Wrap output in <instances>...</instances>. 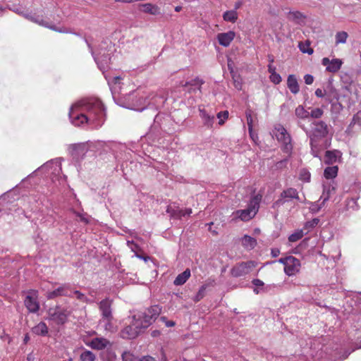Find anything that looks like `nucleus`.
Instances as JSON below:
<instances>
[{
  "label": "nucleus",
  "mask_w": 361,
  "mask_h": 361,
  "mask_svg": "<svg viewBox=\"0 0 361 361\" xmlns=\"http://www.w3.org/2000/svg\"><path fill=\"white\" fill-rule=\"evenodd\" d=\"M69 117L72 123L76 126L90 123L98 128L106 120V111L100 99L88 98L73 105L69 111Z\"/></svg>",
  "instance_id": "f257e3e1"
},
{
  "label": "nucleus",
  "mask_w": 361,
  "mask_h": 361,
  "mask_svg": "<svg viewBox=\"0 0 361 361\" xmlns=\"http://www.w3.org/2000/svg\"><path fill=\"white\" fill-rule=\"evenodd\" d=\"M161 312V307L152 305L143 312H137L128 317L126 326L121 331V337L124 339H133L147 329Z\"/></svg>",
  "instance_id": "f03ea898"
},
{
  "label": "nucleus",
  "mask_w": 361,
  "mask_h": 361,
  "mask_svg": "<svg viewBox=\"0 0 361 361\" xmlns=\"http://www.w3.org/2000/svg\"><path fill=\"white\" fill-rule=\"evenodd\" d=\"M261 200V195H255L250 200L247 209L237 210L234 214L243 221H250L254 218L258 212Z\"/></svg>",
  "instance_id": "7ed1b4c3"
},
{
  "label": "nucleus",
  "mask_w": 361,
  "mask_h": 361,
  "mask_svg": "<svg viewBox=\"0 0 361 361\" xmlns=\"http://www.w3.org/2000/svg\"><path fill=\"white\" fill-rule=\"evenodd\" d=\"M273 133L276 140L281 143V150L290 155L293 150L291 137L287 130L281 124H276L274 126Z\"/></svg>",
  "instance_id": "20e7f679"
},
{
  "label": "nucleus",
  "mask_w": 361,
  "mask_h": 361,
  "mask_svg": "<svg viewBox=\"0 0 361 361\" xmlns=\"http://www.w3.org/2000/svg\"><path fill=\"white\" fill-rule=\"evenodd\" d=\"M257 262L254 260H248L236 263L230 270L233 277L238 278L249 274L256 267Z\"/></svg>",
  "instance_id": "39448f33"
},
{
  "label": "nucleus",
  "mask_w": 361,
  "mask_h": 361,
  "mask_svg": "<svg viewBox=\"0 0 361 361\" xmlns=\"http://www.w3.org/2000/svg\"><path fill=\"white\" fill-rule=\"evenodd\" d=\"M47 314L48 319L54 322L58 325H63L67 322L70 312L59 305H56L49 308Z\"/></svg>",
  "instance_id": "423d86ee"
},
{
  "label": "nucleus",
  "mask_w": 361,
  "mask_h": 361,
  "mask_svg": "<svg viewBox=\"0 0 361 361\" xmlns=\"http://www.w3.org/2000/svg\"><path fill=\"white\" fill-rule=\"evenodd\" d=\"M312 126L310 145L312 147H313L314 142L327 136L329 134V126L326 123L323 121H314L312 123Z\"/></svg>",
  "instance_id": "0eeeda50"
},
{
  "label": "nucleus",
  "mask_w": 361,
  "mask_h": 361,
  "mask_svg": "<svg viewBox=\"0 0 361 361\" xmlns=\"http://www.w3.org/2000/svg\"><path fill=\"white\" fill-rule=\"evenodd\" d=\"M292 200H300L298 192L295 188H288L281 192L279 199L273 203L272 208L278 209L286 202L291 201Z\"/></svg>",
  "instance_id": "6e6552de"
},
{
  "label": "nucleus",
  "mask_w": 361,
  "mask_h": 361,
  "mask_svg": "<svg viewBox=\"0 0 361 361\" xmlns=\"http://www.w3.org/2000/svg\"><path fill=\"white\" fill-rule=\"evenodd\" d=\"M279 262L284 265V272L289 276L295 275L300 269V262L293 256L280 258Z\"/></svg>",
  "instance_id": "1a4fd4ad"
},
{
  "label": "nucleus",
  "mask_w": 361,
  "mask_h": 361,
  "mask_svg": "<svg viewBox=\"0 0 361 361\" xmlns=\"http://www.w3.org/2000/svg\"><path fill=\"white\" fill-rule=\"evenodd\" d=\"M27 310L32 313H36L39 310V304L37 301V295L36 291L30 292L25 298L24 301Z\"/></svg>",
  "instance_id": "9d476101"
},
{
  "label": "nucleus",
  "mask_w": 361,
  "mask_h": 361,
  "mask_svg": "<svg viewBox=\"0 0 361 361\" xmlns=\"http://www.w3.org/2000/svg\"><path fill=\"white\" fill-rule=\"evenodd\" d=\"M71 286L67 284H63L56 290L47 293V298L49 300L54 299L58 296H67L73 297Z\"/></svg>",
  "instance_id": "9b49d317"
},
{
  "label": "nucleus",
  "mask_w": 361,
  "mask_h": 361,
  "mask_svg": "<svg viewBox=\"0 0 361 361\" xmlns=\"http://www.w3.org/2000/svg\"><path fill=\"white\" fill-rule=\"evenodd\" d=\"M322 64L326 66V71L329 73H336L339 71L342 65V61L339 59L329 60V58H323Z\"/></svg>",
  "instance_id": "f8f14e48"
},
{
  "label": "nucleus",
  "mask_w": 361,
  "mask_h": 361,
  "mask_svg": "<svg viewBox=\"0 0 361 361\" xmlns=\"http://www.w3.org/2000/svg\"><path fill=\"white\" fill-rule=\"evenodd\" d=\"M87 345L90 346L91 348L97 350H104L106 347L111 345L110 341L108 339L102 337H97L93 338Z\"/></svg>",
  "instance_id": "ddd939ff"
},
{
  "label": "nucleus",
  "mask_w": 361,
  "mask_h": 361,
  "mask_svg": "<svg viewBox=\"0 0 361 361\" xmlns=\"http://www.w3.org/2000/svg\"><path fill=\"white\" fill-rule=\"evenodd\" d=\"M235 37V32L228 31L227 32L219 33L216 37L219 44H221L223 47H227L231 44V42L234 39Z\"/></svg>",
  "instance_id": "4468645a"
},
{
  "label": "nucleus",
  "mask_w": 361,
  "mask_h": 361,
  "mask_svg": "<svg viewBox=\"0 0 361 361\" xmlns=\"http://www.w3.org/2000/svg\"><path fill=\"white\" fill-rule=\"evenodd\" d=\"M111 306V301L108 298L102 300L99 302V308L102 312V318H113Z\"/></svg>",
  "instance_id": "2eb2a0df"
},
{
  "label": "nucleus",
  "mask_w": 361,
  "mask_h": 361,
  "mask_svg": "<svg viewBox=\"0 0 361 361\" xmlns=\"http://www.w3.org/2000/svg\"><path fill=\"white\" fill-rule=\"evenodd\" d=\"M214 285L215 281L209 279L204 284H203L200 288L198 292L197 293L196 295L194 298V301L197 302L201 300L205 295L207 288L209 286H214Z\"/></svg>",
  "instance_id": "dca6fc26"
},
{
  "label": "nucleus",
  "mask_w": 361,
  "mask_h": 361,
  "mask_svg": "<svg viewBox=\"0 0 361 361\" xmlns=\"http://www.w3.org/2000/svg\"><path fill=\"white\" fill-rule=\"evenodd\" d=\"M287 86L290 91L296 94L300 91L298 80L294 75H289L287 79Z\"/></svg>",
  "instance_id": "f3484780"
},
{
  "label": "nucleus",
  "mask_w": 361,
  "mask_h": 361,
  "mask_svg": "<svg viewBox=\"0 0 361 361\" xmlns=\"http://www.w3.org/2000/svg\"><path fill=\"white\" fill-rule=\"evenodd\" d=\"M32 332L37 336H45L48 334L49 329L44 322H40L32 329Z\"/></svg>",
  "instance_id": "a211bd4d"
},
{
  "label": "nucleus",
  "mask_w": 361,
  "mask_h": 361,
  "mask_svg": "<svg viewBox=\"0 0 361 361\" xmlns=\"http://www.w3.org/2000/svg\"><path fill=\"white\" fill-rule=\"evenodd\" d=\"M190 269H186L183 272L178 274L175 279L173 283L176 286H181L183 285L190 277Z\"/></svg>",
  "instance_id": "6ab92c4d"
},
{
  "label": "nucleus",
  "mask_w": 361,
  "mask_h": 361,
  "mask_svg": "<svg viewBox=\"0 0 361 361\" xmlns=\"http://www.w3.org/2000/svg\"><path fill=\"white\" fill-rule=\"evenodd\" d=\"M242 245L247 250H252L257 245V240L255 238L245 235L242 238Z\"/></svg>",
  "instance_id": "aec40b11"
},
{
  "label": "nucleus",
  "mask_w": 361,
  "mask_h": 361,
  "mask_svg": "<svg viewBox=\"0 0 361 361\" xmlns=\"http://www.w3.org/2000/svg\"><path fill=\"white\" fill-rule=\"evenodd\" d=\"M142 11L144 13H149L152 15H159L160 13V8L154 4H152L149 3L144 4L141 5Z\"/></svg>",
  "instance_id": "412c9836"
},
{
  "label": "nucleus",
  "mask_w": 361,
  "mask_h": 361,
  "mask_svg": "<svg viewBox=\"0 0 361 361\" xmlns=\"http://www.w3.org/2000/svg\"><path fill=\"white\" fill-rule=\"evenodd\" d=\"M238 18V12L235 10L226 11L223 14V19L226 22L234 23Z\"/></svg>",
  "instance_id": "4be33fe9"
},
{
  "label": "nucleus",
  "mask_w": 361,
  "mask_h": 361,
  "mask_svg": "<svg viewBox=\"0 0 361 361\" xmlns=\"http://www.w3.org/2000/svg\"><path fill=\"white\" fill-rule=\"evenodd\" d=\"M24 17L26 19H27V20H30V21H32V22H33L35 23H37V24H38L39 25L49 27V28H50V29H51L53 30H56V29L54 26H49L48 23L46 21H44L43 19H39V18H36L35 16H31L30 14H25V15H24Z\"/></svg>",
  "instance_id": "5701e85b"
},
{
  "label": "nucleus",
  "mask_w": 361,
  "mask_h": 361,
  "mask_svg": "<svg viewBox=\"0 0 361 361\" xmlns=\"http://www.w3.org/2000/svg\"><path fill=\"white\" fill-rule=\"evenodd\" d=\"M200 116L204 120V124L209 128H212L214 121V116L209 115L204 110H200Z\"/></svg>",
  "instance_id": "b1692460"
},
{
  "label": "nucleus",
  "mask_w": 361,
  "mask_h": 361,
  "mask_svg": "<svg viewBox=\"0 0 361 361\" xmlns=\"http://www.w3.org/2000/svg\"><path fill=\"white\" fill-rule=\"evenodd\" d=\"M338 168L336 166H328L324 169V176L326 179L334 178L338 174Z\"/></svg>",
  "instance_id": "393cba45"
},
{
  "label": "nucleus",
  "mask_w": 361,
  "mask_h": 361,
  "mask_svg": "<svg viewBox=\"0 0 361 361\" xmlns=\"http://www.w3.org/2000/svg\"><path fill=\"white\" fill-rule=\"evenodd\" d=\"M288 18L289 20L294 21L295 23H300V20L305 18V16L300 11H290Z\"/></svg>",
  "instance_id": "a878e982"
},
{
  "label": "nucleus",
  "mask_w": 361,
  "mask_h": 361,
  "mask_svg": "<svg viewBox=\"0 0 361 361\" xmlns=\"http://www.w3.org/2000/svg\"><path fill=\"white\" fill-rule=\"evenodd\" d=\"M72 153L75 156L84 154L87 152L86 145L84 143L75 144L72 146Z\"/></svg>",
  "instance_id": "bb28decb"
},
{
  "label": "nucleus",
  "mask_w": 361,
  "mask_h": 361,
  "mask_svg": "<svg viewBox=\"0 0 361 361\" xmlns=\"http://www.w3.org/2000/svg\"><path fill=\"white\" fill-rule=\"evenodd\" d=\"M228 68L230 69V73L231 75V77L233 80L234 86L236 89L240 90L242 87V82L241 79L239 75H238L232 68L230 67V65L228 64Z\"/></svg>",
  "instance_id": "cd10ccee"
},
{
  "label": "nucleus",
  "mask_w": 361,
  "mask_h": 361,
  "mask_svg": "<svg viewBox=\"0 0 361 361\" xmlns=\"http://www.w3.org/2000/svg\"><path fill=\"white\" fill-rule=\"evenodd\" d=\"M295 114L297 117L301 119H305L310 117V112L306 110L302 105H299L296 107Z\"/></svg>",
  "instance_id": "c85d7f7f"
},
{
  "label": "nucleus",
  "mask_w": 361,
  "mask_h": 361,
  "mask_svg": "<svg viewBox=\"0 0 361 361\" xmlns=\"http://www.w3.org/2000/svg\"><path fill=\"white\" fill-rule=\"evenodd\" d=\"M114 319V317L113 318H102L100 319V323H104V329L106 331H109V332H114L116 331V329L112 323V321Z\"/></svg>",
  "instance_id": "c756f323"
},
{
  "label": "nucleus",
  "mask_w": 361,
  "mask_h": 361,
  "mask_svg": "<svg viewBox=\"0 0 361 361\" xmlns=\"http://www.w3.org/2000/svg\"><path fill=\"white\" fill-rule=\"evenodd\" d=\"M298 47L302 53H307L309 55L313 54L314 50L310 47V42L309 40L305 41V42H300L298 44Z\"/></svg>",
  "instance_id": "7c9ffc66"
},
{
  "label": "nucleus",
  "mask_w": 361,
  "mask_h": 361,
  "mask_svg": "<svg viewBox=\"0 0 361 361\" xmlns=\"http://www.w3.org/2000/svg\"><path fill=\"white\" fill-rule=\"evenodd\" d=\"M81 361H95L96 356L90 350H85L82 352L80 356Z\"/></svg>",
  "instance_id": "2f4dec72"
},
{
  "label": "nucleus",
  "mask_w": 361,
  "mask_h": 361,
  "mask_svg": "<svg viewBox=\"0 0 361 361\" xmlns=\"http://www.w3.org/2000/svg\"><path fill=\"white\" fill-rule=\"evenodd\" d=\"M337 155L335 151H326L325 152V163L331 164L336 161Z\"/></svg>",
  "instance_id": "473e14b6"
},
{
  "label": "nucleus",
  "mask_w": 361,
  "mask_h": 361,
  "mask_svg": "<svg viewBox=\"0 0 361 361\" xmlns=\"http://www.w3.org/2000/svg\"><path fill=\"white\" fill-rule=\"evenodd\" d=\"M335 192V188L334 186L331 187L330 185L326 188L324 187L323 194L321 196V198L323 199L322 204H324L326 201H327L330 196L331 192Z\"/></svg>",
  "instance_id": "72a5a7b5"
},
{
  "label": "nucleus",
  "mask_w": 361,
  "mask_h": 361,
  "mask_svg": "<svg viewBox=\"0 0 361 361\" xmlns=\"http://www.w3.org/2000/svg\"><path fill=\"white\" fill-rule=\"evenodd\" d=\"M304 236V232L302 230H298L288 237V240L290 243H295L300 240Z\"/></svg>",
  "instance_id": "f704fd0d"
},
{
  "label": "nucleus",
  "mask_w": 361,
  "mask_h": 361,
  "mask_svg": "<svg viewBox=\"0 0 361 361\" xmlns=\"http://www.w3.org/2000/svg\"><path fill=\"white\" fill-rule=\"evenodd\" d=\"M204 83V81L199 78H195V79L191 80L190 81L185 82L184 84H182L183 87H188V86H196L198 85V90H201V86Z\"/></svg>",
  "instance_id": "c9c22d12"
},
{
  "label": "nucleus",
  "mask_w": 361,
  "mask_h": 361,
  "mask_svg": "<svg viewBox=\"0 0 361 361\" xmlns=\"http://www.w3.org/2000/svg\"><path fill=\"white\" fill-rule=\"evenodd\" d=\"M324 114V111L321 108H314L312 109L310 112V116L314 119H319L322 118Z\"/></svg>",
  "instance_id": "e433bc0d"
},
{
  "label": "nucleus",
  "mask_w": 361,
  "mask_h": 361,
  "mask_svg": "<svg viewBox=\"0 0 361 361\" xmlns=\"http://www.w3.org/2000/svg\"><path fill=\"white\" fill-rule=\"evenodd\" d=\"M355 125H357L361 127V110L358 111L355 114L353 115L349 127H353Z\"/></svg>",
  "instance_id": "4c0bfd02"
},
{
  "label": "nucleus",
  "mask_w": 361,
  "mask_h": 361,
  "mask_svg": "<svg viewBox=\"0 0 361 361\" xmlns=\"http://www.w3.org/2000/svg\"><path fill=\"white\" fill-rule=\"evenodd\" d=\"M347 37H348V34L346 32H344V31L338 32L336 35V44L345 43L346 42Z\"/></svg>",
  "instance_id": "58836bf2"
},
{
  "label": "nucleus",
  "mask_w": 361,
  "mask_h": 361,
  "mask_svg": "<svg viewBox=\"0 0 361 361\" xmlns=\"http://www.w3.org/2000/svg\"><path fill=\"white\" fill-rule=\"evenodd\" d=\"M128 244L129 247L131 249V250L135 253V256L136 257H137L139 258H142V257L139 255V254H138V252L140 250V248L139 247V246L136 243H135L133 242L128 241ZM147 258L148 257H143V259L145 261H147Z\"/></svg>",
  "instance_id": "ea45409f"
},
{
  "label": "nucleus",
  "mask_w": 361,
  "mask_h": 361,
  "mask_svg": "<svg viewBox=\"0 0 361 361\" xmlns=\"http://www.w3.org/2000/svg\"><path fill=\"white\" fill-rule=\"evenodd\" d=\"M121 357L123 361H137V357L129 351L123 352Z\"/></svg>",
  "instance_id": "a19ab883"
},
{
  "label": "nucleus",
  "mask_w": 361,
  "mask_h": 361,
  "mask_svg": "<svg viewBox=\"0 0 361 361\" xmlns=\"http://www.w3.org/2000/svg\"><path fill=\"white\" fill-rule=\"evenodd\" d=\"M217 117L219 119V124L222 126L224 123L225 120H226L228 118V111H220L217 114Z\"/></svg>",
  "instance_id": "79ce46f5"
},
{
  "label": "nucleus",
  "mask_w": 361,
  "mask_h": 361,
  "mask_svg": "<svg viewBox=\"0 0 361 361\" xmlns=\"http://www.w3.org/2000/svg\"><path fill=\"white\" fill-rule=\"evenodd\" d=\"M246 118H247V126H248L249 133H250V134H252L253 118H252L250 111L246 113Z\"/></svg>",
  "instance_id": "37998d69"
},
{
  "label": "nucleus",
  "mask_w": 361,
  "mask_h": 361,
  "mask_svg": "<svg viewBox=\"0 0 361 361\" xmlns=\"http://www.w3.org/2000/svg\"><path fill=\"white\" fill-rule=\"evenodd\" d=\"M310 173L305 169H303L300 173V179L304 181H310Z\"/></svg>",
  "instance_id": "c03bdc74"
},
{
  "label": "nucleus",
  "mask_w": 361,
  "mask_h": 361,
  "mask_svg": "<svg viewBox=\"0 0 361 361\" xmlns=\"http://www.w3.org/2000/svg\"><path fill=\"white\" fill-rule=\"evenodd\" d=\"M269 78L270 80L276 85L279 84L281 82V77L277 73H272V74L270 75Z\"/></svg>",
  "instance_id": "a18cd8bd"
},
{
  "label": "nucleus",
  "mask_w": 361,
  "mask_h": 361,
  "mask_svg": "<svg viewBox=\"0 0 361 361\" xmlns=\"http://www.w3.org/2000/svg\"><path fill=\"white\" fill-rule=\"evenodd\" d=\"M72 293L75 295V297L77 298L78 300H79L83 302H87V298L83 293H80V291L74 290Z\"/></svg>",
  "instance_id": "49530a36"
},
{
  "label": "nucleus",
  "mask_w": 361,
  "mask_h": 361,
  "mask_svg": "<svg viewBox=\"0 0 361 361\" xmlns=\"http://www.w3.org/2000/svg\"><path fill=\"white\" fill-rule=\"evenodd\" d=\"M166 212L169 214L172 217L178 219V210L173 209L171 207H168L166 209Z\"/></svg>",
  "instance_id": "de8ad7c7"
},
{
  "label": "nucleus",
  "mask_w": 361,
  "mask_h": 361,
  "mask_svg": "<svg viewBox=\"0 0 361 361\" xmlns=\"http://www.w3.org/2000/svg\"><path fill=\"white\" fill-rule=\"evenodd\" d=\"M305 82L307 85H312L314 82V77L312 75L306 74L304 76Z\"/></svg>",
  "instance_id": "09e8293b"
},
{
  "label": "nucleus",
  "mask_w": 361,
  "mask_h": 361,
  "mask_svg": "<svg viewBox=\"0 0 361 361\" xmlns=\"http://www.w3.org/2000/svg\"><path fill=\"white\" fill-rule=\"evenodd\" d=\"M286 163H287V159H285L283 160H281L280 161H278L276 164V167L278 169H281L283 167H286Z\"/></svg>",
  "instance_id": "8fccbe9b"
},
{
  "label": "nucleus",
  "mask_w": 361,
  "mask_h": 361,
  "mask_svg": "<svg viewBox=\"0 0 361 361\" xmlns=\"http://www.w3.org/2000/svg\"><path fill=\"white\" fill-rule=\"evenodd\" d=\"M252 283L255 286H257V287H259V286H264V282L259 279H255L252 280Z\"/></svg>",
  "instance_id": "3c124183"
},
{
  "label": "nucleus",
  "mask_w": 361,
  "mask_h": 361,
  "mask_svg": "<svg viewBox=\"0 0 361 361\" xmlns=\"http://www.w3.org/2000/svg\"><path fill=\"white\" fill-rule=\"evenodd\" d=\"M315 95L317 97H324V95H325V92L324 91H323L322 89H317L315 90Z\"/></svg>",
  "instance_id": "603ef678"
},
{
  "label": "nucleus",
  "mask_w": 361,
  "mask_h": 361,
  "mask_svg": "<svg viewBox=\"0 0 361 361\" xmlns=\"http://www.w3.org/2000/svg\"><path fill=\"white\" fill-rule=\"evenodd\" d=\"M139 361H156V360L152 356L147 355L140 358Z\"/></svg>",
  "instance_id": "864d4df0"
},
{
  "label": "nucleus",
  "mask_w": 361,
  "mask_h": 361,
  "mask_svg": "<svg viewBox=\"0 0 361 361\" xmlns=\"http://www.w3.org/2000/svg\"><path fill=\"white\" fill-rule=\"evenodd\" d=\"M271 254L273 257H276L279 255L280 250L278 248L271 249Z\"/></svg>",
  "instance_id": "5fc2aeb1"
},
{
  "label": "nucleus",
  "mask_w": 361,
  "mask_h": 361,
  "mask_svg": "<svg viewBox=\"0 0 361 361\" xmlns=\"http://www.w3.org/2000/svg\"><path fill=\"white\" fill-rule=\"evenodd\" d=\"M268 71L270 73V75L272 74V73H276V68L272 66L271 63L268 66Z\"/></svg>",
  "instance_id": "6e6d98bb"
},
{
  "label": "nucleus",
  "mask_w": 361,
  "mask_h": 361,
  "mask_svg": "<svg viewBox=\"0 0 361 361\" xmlns=\"http://www.w3.org/2000/svg\"><path fill=\"white\" fill-rule=\"evenodd\" d=\"M178 219H180V218H181L182 216H185V212H184V210H183V209H178Z\"/></svg>",
  "instance_id": "4d7b16f0"
},
{
  "label": "nucleus",
  "mask_w": 361,
  "mask_h": 361,
  "mask_svg": "<svg viewBox=\"0 0 361 361\" xmlns=\"http://www.w3.org/2000/svg\"><path fill=\"white\" fill-rule=\"evenodd\" d=\"M176 323L173 321H167L166 322V326L167 327H172L174 326Z\"/></svg>",
  "instance_id": "13d9d810"
},
{
  "label": "nucleus",
  "mask_w": 361,
  "mask_h": 361,
  "mask_svg": "<svg viewBox=\"0 0 361 361\" xmlns=\"http://www.w3.org/2000/svg\"><path fill=\"white\" fill-rule=\"evenodd\" d=\"M160 334H161V333H160V331H158V330H154V331H153L152 332V336L153 337H156V336H159V335H160Z\"/></svg>",
  "instance_id": "bf43d9fd"
},
{
  "label": "nucleus",
  "mask_w": 361,
  "mask_h": 361,
  "mask_svg": "<svg viewBox=\"0 0 361 361\" xmlns=\"http://www.w3.org/2000/svg\"><path fill=\"white\" fill-rule=\"evenodd\" d=\"M184 212L185 213V215H190L191 213H192V209H184Z\"/></svg>",
  "instance_id": "052dcab7"
},
{
  "label": "nucleus",
  "mask_w": 361,
  "mask_h": 361,
  "mask_svg": "<svg viewBox=\"0 0 361 361\" xmlns=\"http://www.w3.org/2000/svg\"><path fill=\"white\" fill-rule=\"evenodd\" d=\"M241 6V3L240 2H237L235 5V9L234 10H237L238 8H239Z\"/></svg>",
  "instance_id": "680f3d73"
},
{
  "label": "nucleus",
  "mask_w": 361,
  "mask_h": 361,
  "mask_svg": "<svg viewBox=\"0 0 361 361\" xmlns=\"http://www.w3.org/2000/svg\"><path fill=\"white\" fill-rule=\"evenodd\" d=\"M269 62H270L271 63H274V56H271V55H269Z\"/></svg>",
  "instance_id": "e2e57ef3"
},
{
  "label": "nucleus",
  "mask_w": 361,
  "mask_h": 361,
  "mask_svg": "<svg viewBox=\"0 0 361 361\" xmlns=\"http://www.w3.org/2000/svg\"><path fill=\"white\" fill-rule=\"evenodd\" d=\"M181 9H182V7H181V6H176V7L175 8V11H177V12L180 11H181Z\"/></svg>",
  "instance_id": "0e129e2a"
},
{
  "label": "nucleus",
  "mask_w": 361,
  "mask_h": 361,
  "mask_svg": "<svg viewBox=\"0 0 361 361\" xmlns=\"http://www.w3.org/2000/svg\"><path fill=\"white\" fill-rule=\"evenodd\" d=\"M160 319H161V321L164 322L165 323H166V322H167L166 317H161Z\"/></svg>",
  "instance_id": "69168bd1"
},
{
  "label": "nucleus",
  "mask_w": 361,
  "mask_h": 361,
  "mask_svg": "<svg viewBox=\"0 0 361 361\" xmlns=\"http://www.w3.org/2000/svg\"><path fill=\"white\" fill-rule=\"evenodd\" d=\"M27 340H28V336H26L25 337L24 341H25V342H27Z\"/></svg>",
  "instance_id": "338daca9"
},
{
  "label": "nucleus",
  "mask_w": 361,
  "mask_h": 361,
  "mask_svg": "<svg viewBox=\"0 0 361 361\" xmlns=\"http://www.w3.org/2000/svg\"><path fill=\"white\" fill-rule=\"evenodd\" d=\"M250 137H252V140H254V135H253V132L252 131V134H250Z\"/></svg>",
  "instance_id": "774afa93"
}]
</instances>
